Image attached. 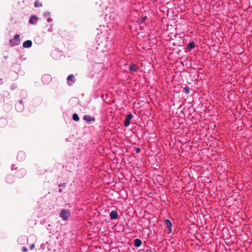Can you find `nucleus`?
I'll return each instance as SVG.
<instances>
[{
	"label": "nucleus",
	"mask_w": 252,
	"mask_h": 252,
	"mask_svg": "<svg viewBox=\"0 0 252 252\" xmlns=\"http://www.w3.org/2000/svg\"><path fill=\"white\" fill-rule=\"evenodd\" d=\"M69 215V211L64 209H63L60 214V217L64 220H67Z\"/></svg>",
	"instance_id": "1"
},
{
	"label": "nucleus",
	"mask_w": 252,
	"mask_h": 252,
	"mask_svg": "<svg viewBox=\"0 0 252 252\" xmlns=\"http://www.w3.org/2000/svg\"><path fill=\"white\" fill-rule=\"evenodd\" d=\"M20 39L19 34H15L13 39L10 40V43L12 46L17 45L20 43Z\"/></svg>",
	"instance_id": "2"
},
{
	"label": "nucleus",
	"mask_w": 252,
	"mask_h": 252,
	"mask_svg": "<svg viewBox=\"0 0 252 252\" xmlns=\"http://www.w3.org/2000/svg\"><path fill=\"white\" fill-rule=\"evenodd\" d=\"M52 76L49 74H44L42 77V81L45 84H48L52 80Z\"/></svg>",
	"instance_id": "3"
},
{
	"label": "nucleus",
	"mask_w": 252,
	"mask_h": 252,
	"mask_svg": "<svg viewBox=\"0 0 252 252\" xmlns=\"http://www.w3.org/2000/svg\"><path fill=\"white\" fill-rule=\"evenodd\" d=\"M133 115L132 114H129L127 115L126 117V118L124 121V125L125 126H127L130 124V120L132 118Z\"/></svg>",
	"instance_id": "4"
},
{
	"label": "nucleus",
	"mask_w": 252,
	"mask_h": 252,
	"mask_svg": "<svg viewBox=\"0 0 252 252\" xmlns=\"http://www.w3.org/2000/svg\"><path fill=\"white\" fill-rule=\"evenodd\" d=\"M165 223L169 231V233H170L172 231V223L169 220L167 219L165 220Z\"/></svg>",
	"instance_id": "5"
},
{
	"label": "nucleus",
	"mask_w": 252,
	"mask_h": 252,
	"mask_svg": "<svg viewBox=\"0 0 252 252\" xmlns=\"http://www.w3.org/2000/svg\"><path fill=\"white\" fill-rule=\"evenodd\" d=\"M118 213L116 211H112L110 213V218L111 220L116 219L118 218Z\"/></svg>",
	"instance_id": "6"
},
{
	"label": "nucleus",
	"mask_w": 252,
	"mask_h": 252,
	"mask_svg": "<svg viewBox=\"0 0 252 252\" xmlns=\"http://www.w3.org/2000/svg\"><path fill=\"white\" fill-rule=\"evenodd\" d=\"M32 46V41L30 40H26L23 44L24 48H29Z\"/></svg>",
	"instance_id": "7"
},
{
	"label": "nucleus",
	"mask_w": 252,
	"mask_h": 252,
	"mask_svg": "<svg viewBox=\"0 0 252 252\" xmlns=\"http://www.w3.org/2000/svg\"><path fill=\"white\" fill-rule=\"evenodd\" d=\"M37 20H38L37 17H36V16H34V15H32L30 18L29 23L32 25H34V21L36 22L37 21Z\"/></svg>",
	"instance_id": "8"
},
{
	"label": "nucleus",
	"mask_w": 252,
	"mask_h": 252,
	"mask_svg": "<svg viewBox=\"0 0 252 252\" xmlns=\"http://www.w3.org/2000/svg\"><path fill=\"white\" fill-rule=\"evenodd\" d=\"M142 245V241L139 239H136L134 240V245L136 247H139Z\"/></svg>",
	"instance_id": "9"
},
{
	"label": "nucleus",
	"mask_w": 252,
	"mask_h": 252,
	"mask_svg": "<svg viewBox=\"0 0 252 252\" xmlns=\"http://www.w3.org/2000/svg\"><path fill=\"white\" fill-rule=\"evenodd\" d=\"M137 68V65L134 64H131L129 67V70L132 71H136Z\"/></svg>",
	"instance_id": "10"
},
{
	"label": "nucleus",
	"mask_w": 252,
	"mask_h": 252,
	"mask_svg": "<svg viewBox=\"0 0 252 252\" xmlns=\"http://www.w3.org/2000/svg\"><path fill=\"white\" fill-rule=\"evenodd\" d=\"M67 80L68 81H71L72 83H74L75 79L74 78V75L73 74L69 75L67 78Z\"/></svg>",
	"instance_id": "11"
},
{
	"label": "nucleus",
	"mask_w": 252,
	"mask_h": 252,
	"mask_svg": "<svg viewBox=\"0 0 252 252\" xmlns=\"http://www.w3.org/2000/svg\"><path fill=\"white\" fill-rule=\"evenodd\" d=\"M188 48L189 49V50H190L191 49H192L193 48H194L195 47V43H194V42H190L188 45Z\"/></svg>",
	"instance_id": "12"
},
{
	"label": "nucleus",
	"mask_w": 252,
	"mask_h": 252,
	"mask_svg": "<svg viewBox=\"0 0 252 252\" xmlns=\"http://www.w3.org/2000/svg\"><path fill=\"white\" fill-rule=\"evenodd\" d=\"M19 105H20L21 107L20 109H19V110L18 111H22L23 109V108H24V106H23V100L22 99H21L20 102H19V103L18 104H17L16 105V106H18Z\"/></svg>",
	"instance_id": "13"
},
{
	"label": "nucleus",
	"mask_w": 252,
	"mask_h": 252,
	"mask_svg": "<svg viewBox=\"0 0 252 252\" xmlns=\"http://www.w3.org/2000/svg\"><path fill=\"white\" fill-rule=\"evenodd\" d=\"M34 6L36 7H41L42 6V4L41 2H40L38 0H36L34 2Z\"/></svg>",
	"instance_id": "14"
},
{
	"label": "nucleus",
	"mask_w": 252,
	"mask_h": 252,
	"mask_svg": "<svg viewBox=\"0 0 252 252\" xmlns=\"http://www.w3.org/2000/svg\"><path fill=\"white\" fill-rule=\"evenodd\" d=\"M72 118L75 121H78L79 120V117L77 114H74L72 116Z\"/></svg>",
	"instance_id": "15"
},
{
	"label": "nucleus",
	"mask_w": 252,
	"mask_h": 252,
	"mask_svg": "<svg viewBox=\"0 0 252 252\" xmlns=\"http://www.w3.org/2000/svg\"><path fill=\"white\" fill-rule=\"evenodd\" d=\"M91 117L89 116L85 115L84 116V120H86L87 122H90L91 121Z\"/></svg>",
	"instance_id": "16"
},
{
	"label": "nucleus",
	"mask_w": 252,
	"mask_h": 252,
	"mask_svg": "<svg viewBox=\"0 0 252 252\" xmlns=\"http://www.w3.org/2000/svg\"><path fill=\"white\" fill-rule=\"evenodd\" d=\"M184 91H185V92L186 94H189V92H190V89H189V87H186L184 88Z\"/></svg>",
	"instance_id": "17"
},
{
	"label": "nucleus",
	"mask_w": 252,
	"mask_h": 252,
	"mask_svg": "<svg viewBox=\"0 0 252 252\" xmlns=\"http://www.w3.org/2000/svg\"><path fill=\"white\" fill-rule=\"evenodd\" d=\"M35 247L34 244H32L31 245L30 248L31 250H32Z\"/></svg>",
	"instance_id": "18"
},
{
	"label": "nucleus",
	"mask_w": 252,
	"mask_h": 252,
	"mask_svg": "<svg viewBox=\"0 0 252 252\" xmlns=\"http://www.w3.org/2000/svg\"><path fill=\"white\" fill-rule=\"evenodd\" d=\"M23 252H26L28 251L26 247H24L22 249Z\"/></svg>",
	"instance_id": "19"
},
{
	"label": "nucleus",
	"mask_w": 252,
	"mask_h": 252,
	"mask_svg": "<svg viewBox=\"0 0 252 252\" xmlns=\"http://www.w3.org/2000/svg\"><path fill=\"white\" fill-rule=\"evenodd\" d=\"M140 149L139 148H136V152L137 153H139V152H140Z\"/></svg>",
	"instance_id": "20"
},
{
	"label": "nucleus",
	"mask_w": 252,
	"mask_h": 252,
	"mask_svg": "<svg viewBox=\"0 0 252 252\" xmlns=\"http://www.w3.org/2000/svg\"><path fill=\"white\" fill-rule=\"evenodd\" d=\"M48 22H50L51 21H52V19L51 18H49L48 20H47Z\"/></svg>",
	"instance_id": "21"
},
{
	"label": "nucleus",
	"mask_w": 252,
	"mask_h": 252,
	"mask_svg": "<svg viewBox=\"0 0 252 252\" xmlns=\"http://www.w3.org/2000/svg\"><path fill=\"white\" fill-rule=\"evenodd\" d=\"M147 18V17H144V18H143V20H143V21H145V20H146V19Z\"/></svg>",
	"instance_id": "22"
}]
</instances>
